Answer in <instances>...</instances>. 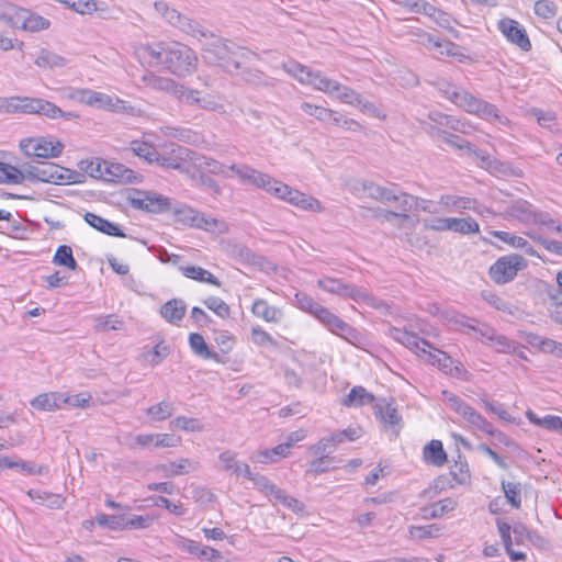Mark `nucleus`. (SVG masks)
<instances>
[{"instance_id": "f257e3e1", "label": "nucleus", "mask_w": 562, "mask_h": 562, "mask_svg": "<svg viewBox=\"0 0 562 562\" xmlns=\"http://www.w3.org/2000/svg\"><path fill=\"white\" fill-rule=\"evenodd\" d=\"M202 48V57L207 64L216 65L223 70L234 74L245 69L246 65L258 55L234 42L212 37Z\"/></svg>"}, {"instance_id": "f03ea898", "label": "nucleus", "mask_w": 562, "mask_h": 562, "mask_svg": "<svg viewBox=\"0 0 562 562\" xmlns=\"http://www.w3.org/2000/svg\"><path fill=\"white\" fill-rule=\"evenodd\" d=\"M438 91L442 97L469 114L476 115L488 122L498 121L499 123H505L496 105L475 97L467 90L458 89L449 82H441L438 83Z\"/></svg>"}, {"instance_id": "7ed1b4c3", "label": "nucleus", "mask_w": 562, "mask_h": 562, "mask_svg": "<svg viewBox=\"0 0 562 562\" xmlns=\"http://www.w3.org/2000/svg\"><path fill=\"white\" fill-rule=\"evenodd\" d=\"M27 176L31 182H45L54 184H72L83 182L85 175L61 167L54 162H40L27 165Z\"/></svg>"}, {"instance_id": "20e7f679", "label": "nucleus", "mask_w": 562, "mask_h": 562, "mask_svg": "<svg viewBox=\"0 0 562 562\" xmlns=\"http://www.w3.org/2000/svg\"><path fill=\"white\" fill-rule=\"evenodd\" d=\"M198 67V56L188 45L179 42L167 43L164 68L177 77L193 74Z\"/></svg>"}, {"instance_id": "39448f33", "label": "nucleus", "mask_w": 562, "mask_h": 562, "mask_svg": "<svg viewBox=\"0 0 562 562\" xmlns=\"http://www.w3.org/2000/svg\"><path fill=\"white\" fill-rule=\"evenodd\" d=\"M282 68L301 83L313 86L316 90L328 94H334L339 88V82L324 76L321 71H313L308 67L290 60L282 64Z\"/></svg>"}, {"instance_id": "423d86ee", "label": "nucleus", "mask_w": 562, "mask_h": 562, "mask_svg": "<svg viewBox=\"0 0 562 562\" xmlns=\"http://www.w3.org/2000/svg\"><path fill=\"white\" fill-rule=\"evenodd\" d=\"M317 286L327 293L341 299H350L357 303L371 304L373 301V297L363 288L345 282L341 279L324 276L317 280Z\"/></svg>"}, {"instance_id": "0eeeda50", "label": "nucleus", "mask_w": 562, "mask_h": 562, "mask_svg": "<svg viewBox=\"0 0 562 562\" xmlns=\"http://www.w3.org/2000/svg\"><path fill=\"white\" fill-rule=\"evenodd\" d=\"M527 268V260L518 255L510 254L498 258L488 269L491 280L503 285L513 281L518 271Z\"/></svg>"}, {"instance_id": "6e6552de", "label": "nucleus", "mask_w": 562, "mask_h": 562, "mask_svg": "<svg viewBox=\"0 0 562 562\" xmlns=\"http://www.w3.org/2000/svg\"><path fill=\"white\" fill-rule=\"evenodd\" d=\"M442 398L448 403L449 407L453 412L462 416L471 426L487 435L495 434L494 426L462 398L446 390L442 391Z\"/></svg>"}, {"instance_id": "1a4fd4ad", "label": "nucleus", "mask_w": 562, "mask_h": 562, "mask_svg": "<svg viewBox=\"0 0 562 562\" xmlns=\"http://www.w3.org/2000/svg\"><path fill=\"white\" fill-rule=\"evenodd\" d=\"M386 196L387 200H385L384 204H392L397 210H381L379 214L375 215L376 218L383 217L386 222H392L393 218H400L402 222L409 221L408 212L413 209L414 204L418 206L419 203L418 196L393 188H390Z\"/></svg>"}, {"instance_id": "9d476101", "label": "nucleus", "mask_w": 562, "mask_h": 562, "mask_svg": "<svg viewBox=\"0 0 562 562\" xmlns=\"http://www.w3.org/2000/svg\"><path fill=\"white\" fill-rule=\"evenodd\" d=\"M273 195L303 211H310L314 213H321L324 211V206L319 200L296 189H293L281 181H279L278 186L273 189Z\"/></svg>"}, {"instance_id": "9b49d317", "label": "nucleus", "mask_w": 562, "mask_h": 562, "mask_svg": "<svg viewBox=\"0 0 562 562\" xmlns=\"http://www.w3.org/2000/svg\"><path fill=\"white\" fill-rule=\"evenodd\" d=\"M127 201L134 209L148 213H164L171 209L169 198L150 191L133 190Z\"/></svg>"}, {"instance_id": "f8f14e48", "label": "nucleus", "mask_w": 562, "mask_h": 562, "mask_svg": "<svg viewBox=\"0 0 562 562\" xmlns=\"http://www.w3.org/2000/svg\"><path fill=\"white\" fill-rule=\"evenodd\" d=\"M20 147L26 156L37 158H56L64 149L60 142L47 140L44 137L22 139Z\"/></svg>"}, {"instance_id": "ddd939ff", "label": "nucleus", "mask_w": 562, "mask_h": 562, "mask_svg": "<svg viewBox=\"0 0 562 562\" xmlns=\"http://www.w3.org/2000/svg\"><path fill=\"white\" fill-rule=\"evenodd\" d=\"M193 151L187 147L170 144L165 145L161 153L158 151L157 165L175 170H181L183 162L192 159Z\"/></svg>"}, {"instance_id": "4468645a", "label": "nucleus", "mask_w": 562, "mask_h": 562, "mask_svg": "<svg viewBox=\"0 0 562 562\" xmlns=\"http://www.w3.org/2000/svg\"><path fill=\"white\" fill-rule=\"evenodd\" d=\"M425 357L429 363L437 366L439 370L454 378H462L467 373L460 361L453 360L446 352L434 347L429 348Z\"/></svg>"}, {"instance_id": "2eb2a0df", "label": "nucleus", "mask_w": 562, "mask_h": 562, "mask_svg": "<svg viewBox=\"0 0 562 562\" xmlns=\"http://www.w3.org/2000/svg\"><path fill=\"white\" fill-rule=\"evenodd\" d=\"M498 29L510 43L517 45L521 50L531 49L527 32L517 21L509 18L503 19L498 22Z\"/></svg>"}, {"instance_id": "dca6fc26", "label": "nucleus", "mask_w": 562, "mask_h": 562, "mask_svg": "<svg viewBox=\"0 0 562 562\" xmlns=\"http://www.w3.org/2000/svg\"><path fill=\"white\" fill-rule=\"evenodd\" d=\"M387 335L393 338L395 341L402 344L407 347L409 350L414 351L418 356L423 353L426 356L429 348L432 346L425 339L419 338L417 335L407 331L406 329L390 327L387 329Z\"/></svg>"}, {"instance_id": "f3484780", "label": "nucleus", "mask_w": 562, "mask_h": 562, "mask_svg": "<svg viewBox=\"0 0 562 562\" xmlns=\"http://www.w3.org/2000/svg\"><path fill=\"white\" fill-rule=\"evenodd\" d=\"M505 218L530 225L536 218V207L524 199L512 201L504 210Z\"/></svg>"}, {"instance_id": "a211bd4d", "label": "nucleus", "mask_w": 562, "mask_h": 562, "mask_svg": "<svg viewBox=\"0 0 562 562\" xmlns=\"http://www.w3.org/2000/svg\"><path fill=\"white\" fill-rule=\"evenodd\" d=\"M375 417L380 419L384 428L392 429L395 436H398L401 430L402 417L400 416L396 407L392 403L384 400L374 405Z\"/></svg>"}, {"instance_id": "6ab92c4d", "label": "nucleus", "mask_w": 562, "mask_h": 562, "mask_svg": "<svg viewBox=\"0 0 562 562\" xmlns=\"http://www.w3.org/2000/svg\"><path fill=\"white\" fill-rule=\"evenodd\" d=\"M167 52V42L140 45L136 49V55L142 63L150 67L164 66L165 54Z\"/></svg>"}, {"instance_id": "aec40b11", "label": "nucleus", "mask_w": 562, "mask_h": 562, "mask_svg": "<svg viewBox=\"0 0 562 562\" xmlns=\"http://www.w3.org/2000/svg\"><path fill=\"white\" fill-rule=\"evenodd\" d=\"M175 220L178 223L194 226L198 228H207L215 224V220L205 218L200 212L188 205H180L173 210Z\"/></svg>"}, {"instance_id": "412c9836", "label": "nucleus", "mask_w": 562, "mask_h": 562, "mask_svg": "<svg viewBox=\"0 0 562 562\" xmlns=\"http://www.w3.org/2000/svg\"><path fill=\"white\" fill-rule=\"evenodd\" d=\"M240 181L250 183L270 194H273V189L279 183V180L272 178L270 175L263 173L250 166H247V171L244 172Z\"/></svg>"}, {"instance_id": "4be33fe9", "label": "nucleus", "mask_w": 562, "mask_h": 562, "mask_svg": "<svg viewBox=\"0 0 562 562\" xmlns=\"http://www.w3.org/2000/svg\"><path fill=\"white\" fill-rule=\"evenodd\" d=\"M251 313L267 323L278 324L283 319L282 308L270 305L263 299H256L251 305Z\"/></svg>"}, {"instance_id": "5701e85b", "label": "nucleus", "mask_w": 562, "mask_h": 562, "mask_svg": "<svg viewBox=\"0 0 562 562\" xmlns=\"http://www.w3.org/2000/svg\"><path fill=\"white\" fill-rule=\"evenodd\" d=\"M187 312V304L181 299H171L160 307L161 317L171 325L178 326Z\"/></svg>"}, {"instance_id": "b1692460", "label": "nucleus", "mask_w": 562, "mask_h": 562, "mask_svg": "<svg viewBox=\"0 0 562 562\" xmlns=\"http://www.w3.org/2000/svg\"><path fill=\"white\" fill-rule=\"evenodd\" d=\"M476 200L469 196H459L453 194H443L438 201V205L448 212H463L465 210H475Z\"/></svg>"}, {"instance_id": "393cba45", "label": "nucleus", "mask_w": 562, "mask_h": 562, "mask_svg": "<svg viewBox=\"0 0 562 562\" xmlns=\"http://www.w3.org/2000/svg\"><path fill=\"white\" fill-rule=\"evenodd\" d=\"M143 85L154 91L166 92L173 97L179 82L171 78L158 76L154 72H146L140 78Z\"/></svg>"}, {"instance_id": "a878e982", "label": "nucleus", "mask_w": 562, "mask_h": 562, "mask_svg": "<svg viewBox=\"0 0 562 562\" xmlns=\"http://www.w3.org/2000/svg\"><path fill=\"white\" fill-rule=\"evenodd\" d=\"M49 24L50 23L47 19L21 8L15 27H20L29 32H38L48 29Z\"/></svg>"}, {"instance_id": "bb28decb", "label": "nucleus", "mask_w": 562, "mask_h": 562, "mask_svg": "<svg viewBox=\"0 0 562 562\" xmlns=\"http://www.w3.org/2000/svg\"><path fill=\"white\" fill-rule=\"evenodd\" d=\"M189 345L193 353L201 357L202 359H212L217 363H225V360L217 352L211 350L204 339L199 333H191L189 335Z\"/></svg>"}, {"instance_id": "cd10ccee", "label": "nucleus", "mask_w": 562, "mask_h": 562, "mask_svg": "<svg viewBox=\"0 0 562 562\" xmlns=\"http://www.w3.org/2000/svg\"><path fill=\"white\" fill-rule=\"evenodd\" d=\"M121 103H123V101L117 97H111L106 93L90 89L86 104L97 109L119 111L121 109Z\"/></svg>"}, {"instance_id": "c85d7f7f", "label": "nucleus", "mask_w": 562, "mask_h": 562, "mask_svg": "<svg viewBox=\"0 0 562 562\" xmlns=\"http://www.w3.org/2000/svg\"><path fill=\"white\" fill-rule=\"evenodd\" d=\"M476 158L480 159L482 161V166L485 167L491 172H494V173H497L501 176L519 177L521 175V171L515 169L510 164L492 158L488 154H486L482 150H481V155L476 156Z\"/></svg>"}, {"instance_id": "c756f323", "label": "nucleus", "mask_w": 562, "mask_h": 562, "mask_svg": "<svg viewBox=\"0 0 562 562\" xmlns=\"http://www.w3.org/2000/svg\"><path fill=\"white\" fill-rule=\"evenodd\" d=\"M292 448L291 442L280 443L272 449H265L256 452L251 460L262 463L269 464L279 461L282 458H285L290 453V449Z\"/></svg>"}, {"instance_id": "7c9ffc66", "label": "nucleus", "mask_w": 562, "mask_h": 562, "mask_svg": "<svg viewBox=\"0 0 562 562\" xmlns=\"http://www.w3.org/2000/svg\"><path fill=\"white\" fill-rule=\"evenodd\" d=\"M85 221L95 229H98L101 233H104L109 236H115V237H125V234L123 231L115 225L114 223L103 218L100 215H97L91 212H87L85 214Z\"/></svg>"}, {"instance_id": "2f4dec72", "label": "nucleus", "mask_w": 562, "mask_h": 562, "mask_svg": "<svg viewBox=\"0 0 562 562\" xmlns=\"http://www.w3.org/2000/svg\"><path fill=\"white\" fill-rule=\"evenodd\" d=\"M137 179V173L122 164L108 162L105 181L133 183Z\"/></svg>"}, {"instance_id": "473e14b6", "label": "nucleus", "mask_w": 562, "mask_h": 562, "mask_svg": "<svg viewBox=\"0 0 562 562\" xmlns=\"http://www.w3.org/2000/svg\"><path fill=\"white\" fill-rule=\"evenodd\" d=\"M33 408L53 412L63 407L61 392H49L37 395L31 401Z\"/></svg>"}, {"instance_id": "72a5a7b5", "label": "nucleus", "mask_w": 562, "mask_h": 562, "mask_svg": "<svg viewBox=\"0 0 562 562\" xmlns=\"http://www.w3.org/2000/svg\"><path fill=\"white\" fill-rule=\"evenodd\" d=\"M428 119L439 127L442 126L456 132L467 133V124L453 115L445 114L439 111H430Z\"/></svg>"}, {"instance_id": "f704fd0d", "label": "nucleus", "mask_w": 562, "mask_h": 562, "mask_svg": "<svg viewBox=\"0 0 562 562\" xmlns=\"http://www.w3.org/2000/svg\"><path fill=\"white\" fill-rule=\"evenodd\" d=\"M424 460L435 467H442L447 462V453L440 440H431L423 451Z\"/></svg>"}, {"instance_id": "c9c22d12", "label": "nucleus", "mask_w": 562, "mask_h": 562, "mask_svg": "<svg viewBox=\"0 0 562 562\" xmlns=\"http://www.w3.org/2000/svg\"><path fill=\"white\" fill-rule=\"evenodd\" d=\"M29 180L27 165L19 169L12 165L0 162V183L20 184Z\"/></svg>"}, {"instance_id": "e433bc0d", "label": "nucleus", "mask_w": 562, "mask_h": 562, "mask_svg": "<svg viewBox=\"0 0 562 562\" xmlns=\"http://www.w3.org/2000/svg\"><path fill=\"white\" fill-rule=\"evenodd\" d=\"M180 270L182 274L189 279L209 283L212 285H215L220 288L222 285V282L216 278L213 273H211L209 270L199 267V266H184L180 267Z\"/></svg>"}, {"instance_id": "4c0bfd02", "label": "nucleus", "mask_w": 562, "mask_h": 562, "mask_svg": "<svg viewBox=\"0 0 562 562\" xmlns=\"http://www.w3.org/2000/svg\"><path fill=\"white\" fill-rule=\"evenodd\" d=\"M27 496L38 504L45 505L50 509H59L65 503V498L60 494L49 493L41 490L27 491Z\"/></svg>"}, {"instance_id": "58836bf2", "label": "nucleus", "mask_w": 562, "mask_h": 562, "mask_svg": "<svg viewBox=\"0 0 562 562\" xmlns=\"http://www.w3.org/2000/svg\"><path fill=\"white\" fill-rule=\"evenodd\" d=\"M130 149L134 155L144 159L148 164H154L158 159V150L156 147L144 139H133L130 143Z\"/></svg>"}, {"instance_id": "ea45409f", "label": "nucleus", "mask_w": 562, "mask_h": 562, "mask_svg": "<svg viewBox=\"0 0 562 562\" xmlns=\"http://www.w3.org/2000/svg\"><path fill=\"white\" fill-rule=\"evenodd\" d=\"M374 401V395L369 393L363 386H353L349 394L342 400V404L347 407L363 406L372 404Z\"/></svg>"}, {"instance_id": "a19ab883", "label": "nucleus", "mask_w": 562, "mask_h": 562, "mask_svg": "<svg viewBox=\"0 0 562 562\" xmlns=\"http://www.w3.org/2000/svg\"><path fill=\"white\" fill-rule=\"evenodd\" d=\"M198 468L199 463L188 458H183L180 459L178 462H170L169 464H164L159 467V469L165 472L166 476L182 475L189 473L190 471H194Z\"/></svg>"}, {"instance_id": "79ce46f5", "label": "nucleus", "mask_w": 562, "mask_h": 562, "mask_svg": "<svg viewBox=\"0 0 562 562\" xmlns=\"http://www.w3.org/2000/svg\"><path fill=\"white\" fill-rule=\"evenodd\" d=\"M79 168L92 178L105 180L108 161L100 158L86 159L79 162Z\"/></svg>"}, {"instance_id": "37998d69", "label": "nucleus", "mask_w": 562, "mask_h": 562, "mask_svg": "<svg viewBox=\"0 0 562 562\" xmlns=\"http://www.w3.org/2000/svg\"><path fill=\"white\" fill-rule=\"evenodd\" d=\"M526 416L528 420L536 426L548 430L562 431V417L560 416L547 415L543 418H540L531 409L526 412Z\"/></svg>"}, {"instance_id": "c03bdc74", "label": "nucleus", "mask_w": 562, "mask_h": 562, "mask_svg": "<svg viewBox=\"0 0 562 562\" xmlns=\"http://www.w3.org/2000/svg\"><path fill=\"white\" fill-rule=\"evenodd\" d=\"M528 342L532 346H537L543 352L562 357V342L535 334L529 336Z\"/></svg>"}, {"instance_id": "a18cd8bd", "label": "nucleus", "mask_w": 562, "mask_h": 562, "mask_svg": "<svg viewBox=\"0 0 562 562\" xmlns=\"http://www.w3.org/2000/svg\"><path fill=\"white\" fill-rule=\"evenodd\" d=\"M53 263L56 266L65 267L72 271L78 268V263L72 255V249L68 245H60L56 249L53 257Z\"/></svg>"}, {"instance_id": "49530a36", "label": "nucleus", "mask_w": 562, "mask_h": 562, "mask_svg": "<svg viewBox=\"0 0 562 562\" xmlns=\"http://www.w3.org/2000/svg\"><path fill=\"white\" fill-rule=\"evenodd\" d=\"M155 10L172 26L179 29L186 15L170 8L167 2L160 0L154 3Z\"/></svg>"}, {"instance_id": "de8ad7c7", "label": "nucleus", "mask_w": 562, "mask_h": 562, "mask_svg": "<svg viewBox=\"0 0 562 562\" xmlns=\"http://www.w3.org/2000/svg\"><path fill=\"white\" fill-rule=\"evenodd\" d=\"M180 31L184 32L188 35H191L198 40L202 38H212L214 35L207 30L204 29L198 21L192 20L188 16H184L182 23L179 27Z\"/></svg>"}, {"instance_id": "09e8293b", "label": "nucleus", "mask_w": 562, "mask_h": 562, "mask_svg": "<svg viewBox=\"0 0 562 562\" xmlns=\"http://www.w3.org/2000/svg\"><path fill=\"white\" fill-rule=\"evenodd\" d=\"M442 142L457 149L465 150L469 156L476 158L481 155V149L456 134L447 132Z\"/></svg>"}, {"instance_id": "8fccbe9b", "label": "nucleus", "mask_w": 562, "mask_h": 562, "mask_svg": "<svg viewBox=\"0 0 562 562\" xmlns=\"http://www.w3.org/2000/svg\"><path fill=\"white\" fill-rule=\"evenodd\" d=\"M450 231L463 235L475 234L480 232L479 223L472 217L457 218L451 217Z\"/></svg>"}, {"instance_id": "3c124183", "label": "nucleus", "mask_w": 562, "mask_h": 562, "mask_svg": "<svg viewBox=\"0 0 562 562\" xmlns=\"http://www.w3.org/2000/svg\"><path fill=\"white\" fill-rule=\"evenodd\" d=\"M35 64L38 67L55 68V67L66 66L67 60L65 57H63L56 53H53V52H49L46 49H42L41 53L38 54L37 58L35 59Z\"/></svg>"}, {"instance_id": "603ef678", "label": "nucleus", "mask_w": 562, "mask_h": 562, "mask_svg": "<svg viewBox=\"0 0 562 562\" xmlns=\"http://www.w3.org/2000/svg\"><path fill=\"white\" fill-rule=\"evenodd\" d=\"M457 503L452 498H443L430 505L429 508L425 509V517L427 518H440L446 513L453 510Z\"/></svg>"}, {"instance_id": "864d4df0", "label": "nucleus", "mask_w": 562, "mask_h": 562, "mask_svg": "<svg viewBox=\"0 0 562 562\" xmlns=\"http://www.w3.org/2000/svg\"><path fill=\"white\" fill-rule=\"evenodd\" d=\"M21 8L7 2L0 1V22L8 26L15 27Z\"/></svg>"}, {"instance_id": "5fc2aeb1", "label": "nucleus", "mask_w": 562, "mask_h": 562, "mask_svg": "<svg viewBox=\"0 0 562 562\" xmlns=\"http://www.w3.org/2000/svg\"><path fill=\"white\" fill-rule=\"evenodd\" d=\"M502 490L513 507L519 508L521 506L520 483L502 481Z\"/></svg>"}, {"instance_id": "6e6d98bb", "label": "nucleus", "mask_w": 562, "mask_h": 562, "mask_svg": "<svg viewBox=\"0 0 562 562\" xmlns=\"http://www.w3.org/2000/svg\"><path fill=\"white\" fill-rule=\"evenodd\" d=\"M292 304L311 315H314L315 311L321 306L318 302L305 292H296Z\"/></svg>"}, {"instance_id": "4d7b16f0", "label": "nucleus", "mask_w": 562, "mask_h": 562, "mask_svg": "<svg viewBox=\"0 0 562 562\" xmlns=\"http://www.w3.org/2000/svg\"><path fill=\"white\" fill-rule=\"evenodd\" d=\"M362 435V429L360 427H348L344 430H337L330 434L331 437V446H338L346 441H355L360 438Z\"/></svg>"}, {"instance_id": "13d9d810", "label": "nucleus", "mask_w": 562, "mask_h": 562, "mask_svg": "<svg viewBox=\"0 0 562 562\" xmlns=\"http://www.w3.org/2000/svg\"><path fill=\"white\" fill-rule=\"evenodd\" d=\"M450 474L458 484H465L470 481L468 462L459 456V459L450 467Z\"/></svg>"}, {"instance_id": "bf43d9fd", "label": "nucleus", "mask_w": 562, "mask_h": 562, "mask_svg": "<svg viewBox=\"0 0 562 562\" xmlns=\"http://www.w3.org/2000/svg\"><path fill=\"white\" fill-rule=\"evenodd\" d=\"M99 526L108 527L112 530L126 529L125 515L99 514L95 517Z\"/></svg>"}, {"instance_id": "052dcab7", "label": "nucleus", "mask_w": 562, "mask_h": 562, "mask_svg": "<svg viewBox=\"0 0 562 562\" xmlns=\"http://www.w3.org/2000/svg\"><path fill=\"white\" fill-rule=\"evenodd\" d=\"M175 406L171 402L162 401L147 408L146 413L154 420H165L173 413Z\"/></svg>"}, {"instance_id": "680f3d73", "label": "nucleus", "mask_w": 562, "mask_h": 562, "mask_svg": "<svg viewBox=\"0 0 562 562\" xmlns=\"http://www.w3.org/2000/svg\"><path fill=\"white\" fill-rule=\"evenodd\" d=\"M123 322L117 315L109 314L95 318L94 329L97 331H108L121 329Z\"/></svg>"}, {"instance_id": "e2e57ef3", "label": "nucleus", "mask_w": 562, "mask_h": 562, "mask_svg": "<svg viewBox=\"0 0 562 562\" xmlns=\"http://www.w3.org/2000/svg\"><path fill=\"white\" fill-rule=\"evenodd\" d=\"M319 323H322L330 333L334 331L340 318L330 312L327 307L321 306L315 311L313 315Z\"/></svg>"}, {"instance_id": "0e129e2a", "label": "nucleus", "mask_w": 562, "mask_h": 562, "mask_svg": "<svg viewBox=\"0 0 562 562\" xmlns=\"http://www.w3.org/2000/svg\"><path fill=\"white\" fill-rule=\"evenodd\" d=\"M204 305L214 312L217 316L225 319L231 316L229 305L220 297L210 296L203 301Z\"/></svg>"}, {"instance_id": "69168bd1", "label": "nucleus", "mask_w": 562, "mask_h": 562, "mask_svg": "<svg viewBox=\"0 0 562 562\" xmlns=\"http://www.w3.org/2000/svg\"><path fill=\"white\" fill-rule=\"evenodd\" d=\"M441 528L437 524L427 526H412L409 528L411 537L419 540L438 537Z\"/></svg>"}, {"instance_id": "338daca9", "label": "nucleus", "mask_w": 562, "mask_h": 562, "mask_svg": "<svg viewBox=\"0 0 562 562\" xmlns=\"http://www.w3.org/2000/svg\"><path fill=\"white\" fill-rule=\"evenodd\" d=\"M548 312L550 317L562 325V293H549Z\"/></svg>"}, {"instance_id": "774afa93", "label": "nucleus", "mask_w": 562, "mask_h": 562, "mask_svg": "<svg viewBox=\"0 0 562 562\" xmlns=\"http://www.w3.org/2000/svg\"><path fill=\"white\" fill-rule=\"evenodd\" d=\"M252 483L254 486L265 495H272L276 497L280 491L276 484H273L267 476L260 473H256V475H254Z\"/></svg>"}]
</instances>
